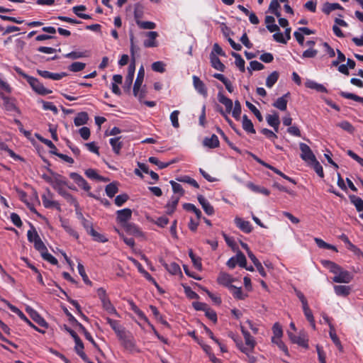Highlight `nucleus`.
<instances>
[{
  "label": "nucleus",
  "mask_w": 363,
  "mask_h": 363,
  "mask_svg": "<svg viewBox=\"0 0 363 363\" xmlns=\"http://www.w3.org/2000/svg\"><path fill=\"white\" fill-rule=\"evenodd\" d=\"M229 336L235 341L240 351L245 354H247L248 352H252L256 345V342L252 336L245 339L246 347L243 346L242 340L235 337L233 333H230Z\"/></svg>",
  "instance_id": "f257e3e1"
},
{
  "label": "nucleus",
  "mask_w": 363,
  "mask_h": 363,
  "mask_svg": "<svg viewBox=\"0 0 363 363\" xmlns=\"http://www.w3.org/2000/svg\"><path fill=\"white\" fill-rule=\"evenodd\" d=\"M28 83L30 84L33 90L39 95L45 96L52 93V91L46 89L37 78L31 77Z\"/></svg>",
  "instance_id": "f03ea898"
},
{
  "label": "nucleus",
  "mask_w": 363,
  "mask_h": 363,
  "mask_svg": "<svg viewBox=\"0 0 363 363\" xmlns=\"http://www.w3.org/2000/svg\"><path fill=\"white\" fill-rule=\"evenodd\" d=\"M287 333L289 339L293 343L297 344L306 349L308 348V340L307 338V335L304 331L300 332L298 335H296L289 331Z\"/></svg>",
  "instance_id": "7ed1b4c3"
},
{
  "label": "nucleus",
  "mask_w": 363,
  "mask_h": 363,
  "mask_svg": "<svg viewBox=\"0 0 363 363\" xmlns=\"http://www.w3.org/2000/svg\"><path fill=\"white\" fill-rule=\"evenodd\" d=\"M335 274V276L333 278V281L335 283L347 284L353 279V276L348 271L344 270L341 267H340V269L337 270Z\"/></svg>",
  "instance_id": "20e7f679"
},
{
  "label": "nucleus",
  "mask_w": 363,
  "mask_h": 363,
  "mask_svg": "<svg viewBox=\"0 0 363 363\" xmlns=\"http://www.w3.org/2000/svg\"><path fill=\"white\" fill-rule=\"evenodd\" d=\"M299 146L301 151V157L303 160L309 164L316 160L315 155L308 145L301 143Z\"/></svg>",
  "instance_id": "39448f33"
},
{
  "label": "nucleus",
  "mask_w": 363,
  "mask_h": 363,
  "mask_svg": "<svg viewBox=\"0 0 363 363\" xmlns=\"http://www.w3.org/2000/svg\"><path fill=\"white\" fill-rule=\"evenodd\" d=\"M116 220L122 226L123 224L128 223V221L132 217V211L130 208H124L122 210H118L116 211Z\"/></svg>",
  "instance_id": "423d86ee"
},
{
  "label": "nucleus",
  "mask_w": 363,
  "mask_h": 363,
  "mask_svg": "<svg viewBox=\"0 0 363 363\" xmlns=\"http://www.w3.org/2000/svg\"><path fill=\"white\" fill-rule=\"evenodd\" d=\"M69 177L74 182L84 191L89 192L91 186L88 184L86 181L78 173L72 172L69 174Z\"/></svg>",
  "instance_id": "0eeeda50"
},
{
  "label": "nucleus",
  "mask_w": 363,
  "mask_h": 363,
  "mask_svg": "<svg viewBox=\"0 0 363 363\" xmlns=\"http://www.w3.org/2000/svg\"><path fill=\"white\" fill-rule=\"evenodd\" d=\"M192 79L195 89L203 97H206L208 91L205 84L197 76H193Z\"/></svg>",
  "instance_id": "6e6552de"
},
{
  "label": "nucleus",
  "mask_w": 363,
  "mask_h": 363,
  "mask_svg": "<svg viewBox=\"0 0 363 363\" xmlns=\"http://www.w3.org/2000/svg\"><path fill=\"white\" fill-rule=\"evenodd\" d=\"M37 73L43 78L51 79L53 80H60L67 75L66 72L52 73L48 71L41 69H37Z\"/></svg>",
  "instance_id": "1a4fd4ad"
},
{
  "label": "nucleus",
  "mask_w": 363,
  "mask_h": 363,
  "mask_svg": "<svg viewBox=\"0 0 363 363\" xmlns=\"http://www.w3.org/2000/svg\"><path fill=\"white\" fill-rule=\"evenodd\" d=\"M127 233L135 237H143V233L134 223H128L122 226Z\"/></svg>",
  "instance_id": "9d476101"
},
{
  "label": "nucleus",
  "mask_w": 363,
  "mask_h": 363,
  "mask_svg": "<svg viewBox=\"0 0 363 363\" xmlns=\"http://www.w3.org/2000/svg\"><path fill=\"white\" fill-rule=\"evenodd\" d=\"M27 312L29 313L30 318L37 323L39 325L45 328L48 327V324L46 323V321L44 320L43 318H42L40 314L35 311V310L28 308L26 309Z\"/></svg>",
  "instance_id": "9b49d317"
},
{
  "label": "nucleus",
  "mask_w": 363,
  "mask_h": 363,
  "mask_svg": "<svg viewBox=\"0 0 363 363\" xmlns=\"http://www.w3.org/2000/svg\"><path fill=\"white\" fill-rule=\"evenodd\" d=\"M145 77V70L143 67H141L138 71V76L133 86V94L135 96H138V91H139L141 85L143 84V79Z\"/></svg>",
  "instance_id": "f8f14e48"
},
{
  "label": "nucleus",
  "mask_w": 363,
  "mask_h": 363,
  "mask_svg": "<svg viewBox=\"0 0 363 363\" xmlns=\"http://www.w3.org/2000/svg\"><path fill=\"white\" fill-rule=\"evenodd\" d=\"M218 100L220 104L225 106V112L227 113H230L233 109V106L232 100L224 96V94L220 91L218 94Z\"/></svg>",
  "instance_id": "ddd939ff"
},
{
  "label": "nucleus",
  "mask_w": 363,
  "mask_h": 363,
  "mask_svg": "<svg viewBox=\"0 0 363 363\" xmlns=\"http://www.w3.org/2000/svg\"><path fill=\"white\" fill-rule=\"evenodd\" d=\"M66 185H67V182L60 175L58 179L54 182V184L52 185V186L58 192L60 195L63 196L67 192V191L63 189V186Z\"/></svg>",
  "instance_id": "4468645a"
},
{
  "label": "nucleus",
  "mask_w": 363,
  "mask_h": 363,
  "mask_svg": "<svg viewBox=\"0 0 363 363\" xmlns=\"http://www.w3.org/2000/svg\"><path fill=\"white\" fill-rule=\"evenodd\" d=\"M210 60L211 66L220 72H224L225 69V66L223 63L220 60L218 57L216 56V55L213 52H211L210 54Z\"/></svg>",
  "instance_id": "2eb2a0df"
},
{
  "label": "nucleus",
  "mask_w": 363,
  "mask_h": 363,
  "mask_svg": "<svg viewBox=\"0 0 363 363\" xmlns=\"http://www.w3.org/2000/svg\"><path fill=\"white\" fill-rule=\"evenodd\" d=\"M236 225L243 232L249 233L252 230V227L249 221L242 220L241 218H235Z\"/></svg>",
  "instance_id": "dca6fc26"
},
{
  "label": "nucleus",
  "mask_w": 363,
  "mask_h": 363,
  "mask_svg": "<svg viewBox=\"0 0 363 363\" xmlns=\"http://www.w3.org/2000/svg\"><path fill=\"white\" fill-rule=\"evenodd\" d=\"M146 35L149 38V39L145 40L143 43V45L145 48H153L157 47V43L155 40L156 38L158 36V34L156 31H149L146 33Z\"/></svg>",
  "instance_id": "f3484780"
},
{
  "label": "nucleus",
  "mask_w": 363,
  "mask_h": 363,
  "mask_svg": "<svg viewBox=\"0 0 363 363\" xmlns=\"http://www.w3.org/2000/svg\"><path fill=\"white\" fill-rule=\"evenodd\" d=\"M325 320L329 324V327H330L329 335H330V338L332 339L334 344L338 347L339 350L342 351V349H343L342 346L341 345L340 339L338 338L337 335L335 333V330L334 326L330 323H329V319L328 318H325Z\"/></svg>",
  "instance_id": "a211bd4d"
},
{
  "label": "nucleus",
  "mask_w": 363,
  "mask_h": 363,
  "mask_svg": "<svg viewBox=\"0 0 363 363\" xmlns=\"http://www.w3.org/2000/svg\"><path fill=\"white\" fill-rule=\"evenodd\" d=\"M234 279L231 276L225 272H220L218 277L217 281L219 284L223 285L229 288V286H233L231 283Z\"/></svg>",
  "instance_id": "6ab92c4d"
},
{
  "label": "nucleus",
  "mask_w": 363,
  "mask_h": 363,
  "mask_svg": "<svg viewBox=\"0 0 363 363\" xmlns=\"http://www.w3.org/2000/svg\"><path fill=\"white\" fill-rule=\"evenodd\" d=\"M34 230V247L35 248L40 252V255L47 250L46 246L40 239V236L38 235L35 228H33Z\"/></svg>",
  "instance_id": "aec40b11"
},
{
  "label": "nucleus",
  "mask_w": 363,
  "mask_h": 363,
  "mask_svg": "<svg viewBox=\"0 0 363 363\" xmlns=\"http://www.w3.org/2000/svg\"><path fill=\"white\" fill-rule=\"evenodd\" d=\"M290 96V93L288 92L281 97L278 98L276 101L273 104V106L281 110L285 111L287 107V99L286 98Z\"/></svg>",
  "instance_id": "412c9836"
},
{
  "label": "nucleus",
  "mask_w": 363,
  "mask_h": 363,
  "mask_svg": "<svg viewBox=\"0 0 363 363\" xmlns=\"http://www.w3.org/2000/svg\"><path fill=\"white\" fill-rule=\"evenodd\" d=\"M0 96L4 100V105L7 111H16L18 113H21L19 108L15 105V104L10 100V99L6 96L4 94L0 93Z\"/></svg>",
  "instance_id": "4be33fe9"
},
{
  "label": "nucleus",
  "mask_w": 363,
  "mask_h": 363,
  "mask_svg": "<svg viewBox=\"0 0 363 363\" xmlns=\"http://www.w3.org/2000/svg\"><path fill=\"white\" fill-rule=\"evenodd\" d=\"M162 265L170 274H172L173 275L179 274L181 276H182V273L181 271L180 267L176 262H172L169 264H167L166 262H164L163 261H162Z\"/></svg>",
  "instance_id": "5701e85b"
},
{
  "label": "nucleus",
  "mask_w": 363,
  "mask_h": 363,
  "mask_svg": "<svg viewBox=\"0 0 363 363\" xmlns=\"http://www.w3.org/2000/svg\"><path fill=\"white\" fill-rule=\"evenodd\" d=\"M203 144L209 148H216L219 146L220 143L217 135L213 134L211 138H206L203 141Z\"/></svg>",
  "instance_id": "b1692460"
},
{
  "label": "nucleus",
  "mask_w": 363,
  "mask_h": 363,
  "mask_svg": "<svg viewBox=\"0 0 363 363\" xmlns=\"http://www.w3.org/2000/svg\"><path fill=\"white\" fill-rule=\"evenodd\" d=\"M305 86L307 88H309L311 89H315L318 92L326 93L328 91L327 89L323 85H322L320 84H318L315 82L310 80V79H308L305 82Z\"/></svg>",
  "instance_id": "393cba45"
},
{
  "label": "nucleus",
  "mask_w": 363,
  "mask_h": 363,
  "mask_svg": "<svg viewBox=\"0 0 363 363\" xmlns=\"http://www.w3.org/2000/svg\"><path fill=\"white\" fill-rule=\"evenodd\" d=\"M249 258L252 260L255 266L256 267L257 271L259 274L263 277H266V272L264 271V267H262L261 262L258 260V259L255 257V255L252 252H249Z\"/></svg>",
  "instance_id": "a878e982"
},
{
  "label": "nucleus",
  "mask_w": 363,
  "mask_h": 363,
  "mask_svg": "<svg viewBox=\"0 0 363 363\" xmlns=\"http://www.w3.org/2000/svg\"><path fill=\"white\" fill-rule=\"evenodd\" d=\"M89 116L86 112L82 111L74 118V123L76 126H80L87 123Z\"/></svg>",
  "instance_id": "bb28decb"
},
{
  "label": "nucleus",
  "mask_w": 363,
  "mask_h": 363,
  "mask_svg": "<svg viewBox=\"0 0 363 363\" xmlns=\"http://www.w3.org/2000/svg\"><path fill=\"white\" fill-rule=\"evenodd\" d=\"M334 290L337 296H347L350 294L351 287L346 285H336Z\"/></svg>",
  "instance_id": "cd10ccee"
},
{
  "label": "nucleus",
  "mask_w": 363,
  "mask_h": 363,
  "mask_svg": "<svg viewBox=\"0 0 363 363\" xmlns=\"http://www.w3.org/2000/svg\"><path fill=\"white\" fill-rule=\"evenodd\" d=\"M242 128L250 133H255L256 132L252 122L247 118V115L242 116Z\"/></svg>",
  "instance_id": "c85d7f7f"
},
{
  "label": "nucleus",
  "mask_w": 363,
  "mask_h": 363,
  "mask_svg": "<svg viewBox=\"0 0 363 363\" xmlns=\"http://www.w3.org/2000/svg\"><path fill=\"white\" fill-rule=\"evenodd\" d=\"M84 344L81 339L75 342V347H74L75 352L77 353V354L79 355V357L84 361H87L88 357L84 353Z\"/></svg>",
  "instance_id": "c756f323"
},
{
  "label": "nucleus",
  "mask_w": 363,
  "mask_h": 363,
  "mask_svg": "<svg viewBox=\"0 0 363 363\" xmlns=\"http://www.w3.org/2000/svg\"><path fill=\"white\" fill-rule=\"evenodd\" d=\"M105 191L108 197L113 198L118 191V183L114 182L106 185Z\"/></svg>",
  "instance_id": "7c9ffc66"
},
{
  "label": "nucleus",
  "mask_w": 363,
  "mask_h": 363,
  "mask_svg": "<svg viewBox=\"0 0 363 363\" xmlns=\"http://www.w3.org/2000/svg\"><path fill=\"white\" fill-rule=\"evenodd\" d=\"M43 206L47 208H55L58 211H61L60 204L57 201H52L48 199L45 195L42 196Z\"/></svg>",
  "instance_id": "2f4dec72"
},
{
  "label": "nucleus",
  "mask_w": 363,
  "mask_h": 363,
  "mask_svg": "<svg viewBox=\"0 0 363 363\" xmlns=\"http://www.w3.org/2000/svg\"><path fill=\"white\" fill-rule=\"evenodd\" d=\"M77 326H78L79 329L84 333L86 340L90 341L91 342V344L94 345V347L96 349H97L100 352H102L101 349L99 348V345L96 344V342L92 338L91 334L86 330V328L81 323H78Z\"/></svg>",
  "instance_id": "473e14b6"
},
{
  "label": "nucleus",
  "mask_w": 363,
  "mask_h": 363,
  "mask_svg": "<svg viewBox=\"0 0 363 363\" xmlns=\"http://www.w3.org/2000/svg\"><path fill=\"white\" fill-rule=\"evenodd\" d=\"M107 323L110 325L111 328L114 330L118 336L125 328L119 325L118 322L110 318H106Z\"/></svg>",
  "instance_id": "72a5a7b5"
},
{
  "label": "nucleus",
  "mask_w": 363,
  "mask_h": 363,
  "mask_svg": "<svg viewBox=\"0 0 363 363\" xmlns=\"http://www.w3.org/2000/svg\"><path fill=\"white\" fill-rule=\"evenodd\" d=\"M229 289L232 291L234 297L238 299L243 300L247 296V294H244L242 293L241 287H237V286L233 285V286H229Z\"/></svg>",
  "instance_id": "f704fd0d"
},
{
  "label": "nucleus",
  "mask_w": 363,
  "mask_h": 363,
  "mask_svg": "<svg viewBox=\"0 0 363 363\" xmlns=\"http://www.w3.org/2000/svg\"><path fill=\"white\" fill-rule=\"evenodd\" d=\"M349 198L350 202L354 205L358 212H361L363 211V200L361 198L357 197L354 195H350Z\"/></svg>",
  "instance_id": "c9c22d12"
},
{
  "label": "nucleus",
  "mask_w": 363,
  "mask_h": 363,
  "mask_svg": "<svg viewBox=\"0 0 363 363\" xmlns=\"http://www.w3.org/2000/svg\"><path fill=\"white\" fill-rule=\"evenodd\" d=\"M303 310L304 315H305L306 319L308 320V322L310 323L312 328L313 329H315V323L314 317L313 315L312 311L310 309L308 305L303 306Z\"/></svg>",
  "instance_id": "e433bc0d"
},
{
  "label": "nucleus",
  "mask_w": 363,
  "mask_h": 363,
  "mask_svg": "<svg viewBox=\"0 0 363 363\" xmlns=\"http://www.w3.org/2000/svg\"><path fill=\"white\" fill-rule=\"evenodd\" d=\"M279 77V73L277 71L272 72L266 79V86L268 88L272 87L274 84L277 82Z\"/></svg>",
  "instance_id": "4c0bfd02"
},
{
  "label": "nucleus",
  "mask_w": 363,
  "mask_h": 363,
  "mask_svg": "<svg viewBox=\"0 0 363 363\" xmlns=\"http://www.w3.org/2000/svg\"><path fill=\"white\" fill-rule=\"evenodd\" d=\"M143 5L140 2L136 3L134 6V17L136 23L138 22V21H140V19L143 17Z\"/></svg>",
  "instance_id": "58836bf2"
},
{
  "label": "nucleus",
  "mask_w": 363,
  "mask_h": 363,
  "mask_svg": "<svg viewBox=\"0 0 363 363\" xmlns=\"http://www.w3.org/2000/svg\"><path fill=\"white\" fill-rule=\"evenodd\" d=\"M121 137H116L113 138H111L110 144L113 147V152L118 155L120 153V150L123 146L122 142L120 141Z\"/></svg>",
  "instance_id": "ea45409f"
},
{
  "label": "nucleus",
  "mask_w": 363,
  "mask_h": 363,
  "mask_svg": "<svg viewBox=\"0 0 363 363\" xmlns=\"http://www.w3.org/2000/svg\"><path fill=\"white\" fill-rule=\"evenodd\" d=\"M86 9V6H84V5H80V6H74L72 8V11L79 18H83V19H90L91 18V17L88 15V14H85V13H80L79 11H85Z\"/></svg>",
  "instance_id": "a19ab883"
},
{
  "label": "nucleus",
  "mask_w": 363,
  "mask_h": 363,
  "mask_svg": "<svg viewBox=\"0 0 363 363\" xmlns=\"http://www.w3.org/2000/svg\"><path fill=\"white\" fill-rule=\"evenodd\" d=\"M231 55L235 59V63L236 66L239 68V69L242 72H244L245 71V60L242 58L240 55L238 54V53L232 52Z\"/></svg>",
  "instance_id": "79ce46f5"
},
{
  "label": "nucleus",
  "mask_w": 363,
  "mask_h": 363,
  "mask_svg": "<svg viewBox=\"0 0 363 363\" xmlns=\"http://www.w3.org/2000/svg\"><path fill=\"white\" fill-rule=\"evenodd\" d=\"M176 180L179 182L189 184L190 185L193 186L194 187H195L196 189L199 188V185L198 182L195 179L191 178L189 176H181V177H177Z\"/></svg>",
  "instance_id": "37998d69"
},
{
  "label": "nucleus",
  "mask_w": 363,
  "mask_h": 363,
  "mask_svg": "<svg viewBox=\"0 0 363 363\" xmlns=\"http://www.w3.org/2000/svg\"><path fill=\"white\" fill-rule=\"evenodd\" d=\"M88 234L90 235L96 242H106L108 241V239L104 235L96 232L94 228L91 229Z\"/></svg>",
  "instance_id": "c03bdc74"
},
{
  "label": "nucleus",
  "mask_w": 363,
  "mask_h": 363,
  "mask_svg": "<svg viewBox=\"0 0 363 363\" xmlns=\"http://www.w3.org/2000/svg\"><path fill=\"white\" fill-rule=\"evenodd\" d=\"M336 9H342V7L337 3L332 4V3L326 2L324 4L323 11L325 14H329L330 12H332L333 11L336 10Z\"/></svg>",
  "instance_id": "a18cd8bd"
},
{
  "label": "nucleus",
  "mask_w": 363,
  "mask_h": 363,
  "mask_svg": "<svg viewBox=\"0 0 363 363\" xmlns=\"http://www.w3.org/2000/svg\"><path fill=\"white\" fill-rule=\"evenodd\" d=\"M247 186L255 192L261 193L265 196L269 195L270 192L267 189L260 186L255 185L252 182L248 183Z\"/></svg>",
  "instance_id": "49530a36"
},
{
  "label": "nucleus",
  "mask_w": 363,
  "mask_h": 363,
  "mask_svg": "<svg viewBox=\"0 0 363 363\" xmlns=\"http://www.w3.org/2000/svg\"><path fill=\"white\" fill-rule=\"evenodd\" d=\"M128 303L130 306V309L135 313H136L140 319L144 320L146 322L148 321L144 313L139 309V308L135 304V303L133 301H128Z\"/></svg>",
  "instance_id": "de8ad7c7"
},
{
  "label": "nucleus",
  "mask_w": 363,
  "mask_h": 363,
  "mask_svg": "<svg viewBox=\"0 0 363 363\" xmlns=\"http://www.w3.org/2000/svg\"><path fill=\"white\" fill-rule=\"evenodd\" d=\"M150 308L151 310V311L152 312L155 318L159 320L162 325L167 326V327H169V323L163 319L162 316L160 315L159 311L157 310V308L155 306H152V305H150Z\"/></svg>",
  "instance_id": "09e8293b"
},
{
  "label": "nucleus",
  "mask_w": 363,
  "mask_h": 363,
  "mask_svg": "<svg viewBox=\"0 0 363 363\" xmlns=\"http://www.w3.org/2000/svg\"><path fill=\"white\" fill-rule=\"evenodd\" d=\"M266 119L270 126H279L280 124L279 117L277 113L273 115H267Z\"/></svg>",
  "instance_id": "8fccbe9b"
},
{
  "label": "nucleus",
  "mask_w": 363,
  "mask_h": 363,
  "mask_svg": "<svg viewBox=\"0 0 363 363\" xmlns=\"http://www.w3.org/2000/svg\"><path fill=\"white\" fill-rule=\"evenodd\" d=\"M280 7V4L278 2V0H272L270 2L269 10L273 13L277 18L281 16V13L279 11V8Z\"/></svg>",
  "instance_id": "3c124183"
},
{
  "label": "nucleus",
  "mask_w": 363,
  "mask_h": 363,
  "mask_svg": "<svg viewBox=\"0 0 363 363\" xmlns=\"http://www.w3.org/2000/svg\"><path fill=\"white\" fill-rule=\"evenodd\" d=\"M169 184H171V186L172 187L173 192L174 194H178L179 198L184 195L185 191L181 184H179V183H177L173 180H171L169 182Z\"/></svg>",
  "instance_id": "603ef678"
},
{
  "label": "nucleus",
  "mask_w": 363,
  "mask_h": 363,
  "mask_svg": "<svg viewBox=\"0 0 363 363\" xmlns=\"http://www.w3.org/2000/svg\"><path fill=\"white\" fill-rule=\"evenodd\" d=\"M104 308L109 313L117 314L116 310L111 303L109 298L107 297L105 299L101 300Z\"/></svg>",
  "instance_id": "864d4df0"
},
{
  "label": "nucleus",
  "mask_w": 363,
  "mask_h": 363,
  "mask_svg": "<svg viewBox=\"0 0 363 363\" xmlns=\"http://www.w3.org/2000/svg\"><path fill=\"white\" fill-rule=\"evenodd\" d=\"M308 165L311 166L314 171L317 173V174L323 178L324 177V172H323V167L321 166V164H320V162L317 160V159L315 160H314L313 162H312L311 163H310Z\"/></svg>",
  "instance_id": "5fc2aeb1"
},
{
  "label": "nucleus",
  "mask_w": 363,
  "mask_h": 363,
  "mask_svg": "<svg viewBox=\"0 0 363 363\" xmlns=\"http://www.w3.org/2000/svg\"><path fill=\"white\" fill-rule=\"evenodd\" d=\"M340 96L347 99H352L355 101L363 104V97L359 96L354 94L347 93L345 91H340Z\"/></svg>",
  "instance_id": "6e6d98bb"
},
{
  "label": "nucleus",
  "mask_w": 363,
  "mask_h": 363,
  "mask_svg": "<svg viewBox=\"0 0 363 363\" xmlns=\"http://www.w3.org/2000/svg\"><path fill=\"white\" fill-rule=\"evenodd\" d=\"M272 330H273L274 337H272V342H275L276 339L280 338L282 336L283 331H282L281 326L278 323H276L274 324Z\"/></svg>",
  "instance_id": "4d7b16f0"
},
{
  "label": "nucleus",
  "mask_w": 363,
  "mask_h": 363,
  "mask_svg": "<svg viewBox=\"0 0 363 363\" xmlns=\"http://www.w3.org/2000/svg\"><path fill=\"white\" fill-rule=\"evenodd\" d=\"M77 269H78L79 273L82 276V279L84 281V283L86 284L91 286L92 283L89 279V278H88V277H87V275L86 274V272H85V269H84V267L83 266V264H81L80 262H79L78 265H77Z\"/></svg>",
  "instance_id": "13d9d810"
},
{
  "label": "nucleus",
  "mask_w": 363,
  "mask_h": 363,
  "mask_svg": "<svg viewBox=\"0 0 363 363\" xmlns=\"http://www.w3.org/2000/svg\"><path fill=\"white\" fill-rule=\"evenodd\" d=\"M195 285L201 289L203 291H204L207 295L211 298V300L217 305H220L221 303V299L218 296H216L213 294H212L210 291H208L207 289L201 286L200 284L195 283Z\"/></svg>",
  "instance_id": "bf43d9fd"
},
{
  "label": "nucleus",
  "mask_w": 363,
  "mask_h": 363,
  "mask_svg": "<svg viewBox=\"0 0 363 363\" xmlns=\"http://www.w3.org/2000/svg\"><path fill=\"white\" fill-rule=\"evenodd\" d=\"M236 259L237 264H238L240 267H246L247 259L245 255L241 252L238 251L235 257Z\"/></svg>",
  "instance_id": "052dcab7"
},
{
  "label": "nucleus",
  "mask_w": 363,
  "mask_h": 363,
  "mask_svg": "<svg viewBox=\"0 0 363 363\" xmlns=\"http://www.w3.org/2000/svg\"><path fill=\"white\" fill-rule=\"evenodd\" d=\"M264 68V66L259 62L254 60L250 62V67H247L248 72L252 74V71H259Z\"/></svg>",
  "instance_id": "680f3d73"
},
{
  "label": "nucleus",
  "mask_w": 363,
  "mask_h": 363,
  "mask_svg": "<svg viewBox=\"0 0 363 363\" xmlns=\"http://www.w3.org/2000/svg\"><path fill=\"white\" fill-rule=\"evenodd\" d=\"M246 106L255 114L259 122L263 121V117L260 111L252 104L249 101H246Z\"/></svg>",
  "instance_id": "e2e57ef3"
},
{
  "label": "nucleus",
  "mask_w": 363,
  "mask_h": 363,
  "mask_svg": "<svg viewBox=\"0 0 363 363\" xmlns=\"http://www.w3.org/2000/svg\"><path fill=\"white\" fill-rule=\"evenodd\" d=\"M121 345L124 347L125 349L129 351H133L135 346L133 335L130 336L128 339L123 341Z\"/></svg>",
  "instance_id": "0e129e2a"
},
{
  "label": "nucleus",
  "mask_w": 363,
  "mask_h": 363,
  "mask_svg": "<svg viewBox=\"0 0 363 363\" xmlns=\"http://www.w3.org/2000/svg\"><path fill=\"white\" fill-rule=\"evenodd\" d=\"M85 63L80 62H75L72 63L69 67V69L71 72H77L83 70L85 68Z\"/></svg>",
  "instance_id": "69168bd1"
},
{
  "label": "nucleus",
  "mask_w": 363,
  "mask_h": 363,
  "mask_svg": "<svg viewBox=\"0 0 363 363\" xmlns=\"http://www.w3.org/2000/svg\"><path fill=\"white\" fill-rule=\"evenodd\" d=\"M128 199L129 196L127 194H119L115 198V204L118 206H121Z\"/></svg>",
  "instance_id": "338daca9"
},
{
  "label": "nucleus",
  "mask_w": 363,
  "mask_h": 363,
  "mask_svg": "<svg viewBox=\"0 0 363 363\" xmlns=\"http://www.w3.org/2000/svg\"><path fill=\"white\" fill-rule=\"evenodd\" d=\"M42 257L49 262L50 263H51L52 264H54V265H56L58 264V261L57 259L53 257L51 254H50L48 250L43 252L41 255Z\"/></svg>",
  "instance_id": "774afa93"
}]
</instances>
